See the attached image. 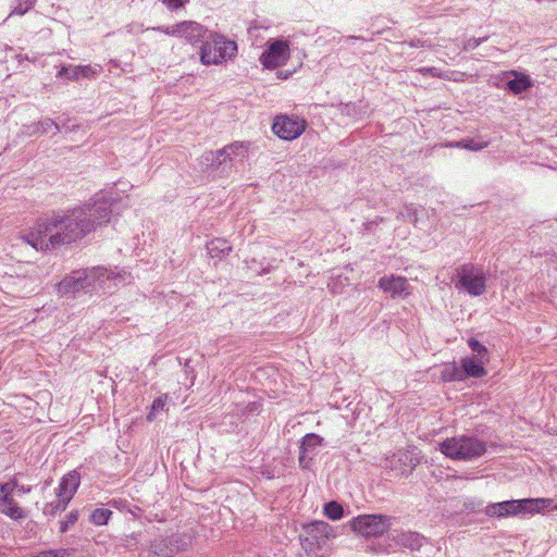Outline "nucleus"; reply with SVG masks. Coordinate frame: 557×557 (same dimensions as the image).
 Returning a JSON list of instances; mask_svg holds the SVG:
<instances>
[{"label":"nucleus","instance_id":"39","mask_svg":"<svg viewBox=\"0 0 557 557\" xmlns=\"http://www.w3.org/2000/svg\"><path fill=\"white\" fill-rule=\"evenodd\" d=\"M422 75H431L434 77L443 78L444 72L437 67H421L418 70Z\"/></svg>","mask_w":557,"mask_h":557},{"label":"nucleus","instance_id":"31","mask_svg":"<svg viewBox=\"0 0 557 557\" xmlns=\"http://www.w3.org/2000/svg\"><path fill=\"white\" fill-rule=\"evenodd\" d=\"M468 345L471 348V350L475 354L474 357L490 360V354L487 348L484 345H482L479 341L471 337L468 339Z\"/></svg>","mask_w":557,"mask_h":557},{"label":"nucleus","instance_id":"10","mask_svg":"<svg viewBox=\"0 0 557 557\" xmlns=\"http://www.w3.org/2000/svg\"><path fill=\"white\" fill-rule=\"evenodd\" d=\"M187 545V540L182 535H160L150 542L148 550L157 557H171L185 549Z\"/></svg>","mask_w":557,"mask_h":557},{"label":"nucleus","instance_id":"18","mask_svg":"<svg viewBox=\"0 0 557 557\" xmlns=\"http://www.w3.org/2000/svg\"><path fill=\"white\" fill-rule=\"evenodd\" d=\"M249 143L235 141L222 148L223 158L225 163L243 162L248 157Z\"/></svg>","mask_w":557,"mask_h":557},{"label":"nucleus","instance_id":"28","mask_svg":"<svg viewBox=\"0 0 557 557\" xmlns=\"http://www.w3.org/2000/svg\"><path fill=\"white\" fill-rule=\"evenodd\" d=\"M323 513L331 520H339L344 515V509L342 505L333 500L324 505Z\"/></svg>","mask_w":557,"mask_h":557},{"label":"nucleus","instance_id":"43","mask_svg":"<svg viewBox=\"0 0 557 557\" xmlns=\"http://www.w3.org/2000/svg\"><path fill=\"white\" fill-rule=\"evenodd\" d=\"M463 76H465V74L460 73V72H449V73L445 72L443 78L458 82V81H462Z\"/></svg>","mask_w":557,"mask_h":557},{"label":"nucleus","instance_id":"13","mask_svg":"<svg viewBox=\"0 0 557 557\" xmlns=\"http://www.w3.org/2000/svg\"><path fill=\"white\" fill-rule=\"evenodd\" d=\"M377 286L393 298H406L411 294L408 280L399 275L383 276L379 280Z\"/></svg>","mask_w":557,"mask_h":557},{"label":"nucleus","instance_id":"11","mask_svg":"<svg viewBox=\"0 0 557 557\" xmlns=\"http://www.w3.org/2000/svg\"><path fill=\"white\" fill-rule=\"evenodd\" d=\"M84 272V292L94 290L96 288H110V282L121 278V274H116L111 270L104 268H92L82 270Z\"/></svg>","mask_w":557,"mask_h":557},{"label":"nucleus","instance_id":"49","mask_svg":"<svg viewBox=\"0 0 557 557\" xmlns=\"http://www.w3.org/2000/svg\"><path fill=\"white\" fill-rule=\"evenodd\" d=\"M554 508L557 510V504L555 505V507H554Z\"/></svg>","mask_w":557,"mask_h":557},{"label":"nucleus","instance_id":"7","mask_svg":"<svg viewBox=\"0 0 557 557\" xmlns=\"http://www.w3.org/2000/svg\"><path fill=\"white\" fill-rule=\"evenodd\" d=\"M391 517L383 515H360L350 521L351 529L366 537L379 536L391 528Z\"/></svg>","mask_w":557,"mask_h":557},{"label":"nucleus","instance_id":"27","mask_svg":"<svg viewBox=\"0 0 557 557\" xmlns=\"http://www.w3.org/2000/svg\"><path fill=\"white\" fill-rule=\"evenodd\" d=\"M202 163L207 166L219 168L220 165L225 163V158H223L222 149L216 151H207L201 157Z\"/></svg>","mask_w":557,"mask_h":557},{"label":"nucleus","instance_id":"22","mask_svg":"<svg viewBox=\"0 0 557 557\" xmlns=\"http://www.w3.org/2000/svg\"><path fill=\"white\" fill-rule=\"evenodd\" d=\"M60 132L59 125L51 119H45L27 127L28 135L57 134Z\"/></svg>","mask_w":557,"mask_h":557},{"label":"nucleus","instance_id":"14","mask_svg":"<svg viewBox=\"0 0 557 557\" xmlns=\"http://www.w3.org/2000/svg\"><path fill=\"white\" fill-rule=\"evenodd\" d=\"M210 30L205 28L201 24L194 21L182 22L181 37L188 44L196 46L200 42L203 44Z\"/></svg>","mask_w":557,"mask_h":557},{"label":"nucleus","instance_id":"45","mask_svg":"<svg viewBox=\"0 0 557 557\" xmlns=\"http://www.w3.org/2000/svg\"><path fill=\"white\" fill-rule=\"evenodd\" d=\"M461 140L460 141H454V143H447L444 146L449 148H462Z\"/></svg>","mask_w":557,"mask_h":557},{"label":"nucleus","instance_id":"23","mask_svg":"<svg viewBox=\"0 0 557 557\" xmlns=\"http://www.w3.org/2000/svg\"><path fill=\"white\" fill-rule=\"evenodd\" d=\"M100 65H71V75L69 79L75 81L79 77L94 78L101 72Z\"/></svg>","mask_w":557,"mask_h":557},{"label":"nucleus","instance_id":"17","mask_svg":"<svg viewBox=\"0 0 557 557\" xmlns=\"http://www.w3.org/2000/svg\"><path fill=\"white\" fill-rule=\"evenodd\" d=\"M79 474L76 471L65 474L59 484L58 497L70 503L79 486Z\"/></svg>","mask_w":557,"mask_h":557},{"label":"nucleus","instance_id":"9","mask_svg":"<svg viewBox=\"0 0 557 557\" xmlns=\"http://www.w3.org/2000/svg\"><path fill=\"white\" fill-rule=\"evenodd\" d=\"M290 57L287 41L273 39L268 41L267 49L260 55L261 64L268 70L284 65Z\"/></svg>","mask_w":557,"mask_h":557},{"label":"nucleus","instance_id":"21","mask_svg":"<svg viewBox=\"0 0 557 557\" xmlns=\"http://www.w3.org/2000/svg\"><path fill=\"white\" fill-rule=\"evenodd\" d=\"M395 541L399 546L417 550L423 545L424 537L417 532L407 531L397 534Z\"/></svg>","mask_w":557,"mask_h":557},{"label":"nucleus","instance_id":"3","mask_svg":"<svg viewBox=\"0 0 557 557\" xmlns=\"http://www.w3.org/2000/svg\"><path fill=\"white\" fill-rule=\"evenodd\" d=\"M237 45L224 36L210 32L200 48V62L203 65H218L235 58Z\"/></svg>","mask_w":557,"mask_h":557},{"label":"nucleus","instance_id":"33","mask_svg":"<svg viewBox=\"0 0 557 557\" xmlns=\"http://www.w3.org/2000/svg\"><path fill=\"white\" fill-rule=\"evenodd\" d=\"M166 400H168V395H162L153 400L151 410L147 416V419L149 421H152L156 418V414L159 411H162L164 409Z\"/></svg>","mask_w":557,"mask_h":557},{"label":"nucleus","instance_id":"38","mask_svg":"<svg viewBox=\"0 0 557 557\" xmlns=\"http://www.w3.org/2000/svg\"><path fill=\"white\" fill-rule=\"evenodd\" d=\"M189 0H162V3L170 10L176 11L185 7Z\"/></svg>","mask_w":557,"mask_h":557},{"label":"nucleus","instance_id":"37","mask_svg":"<svg viewBox=\"0 0 557 557\" xmlns=\"http://www.w3.org/2000/svg\"><path fill=\"white\" fill-rule=\"evenodd\" d=\"M417 208L412 205H407L404 207L403 211L400 212V215L408 220L409 222L416 224L418 219H417Z\"/></svg>","mask_w":557,"mask_h":557},{"label":"nucleus","instance_id":"44","mask_svg":"<svg viewBox=\"0 0 557 557\" xmlns=\"http://www.w3.org/2000/svg\"><path fill=\"white\" fill-rule=\"evenodd\" d=\"M70 75H71V65L70 66H63L58 72V76L59 77H67L69 78Z\"/></svg>","mask_w":557,"mask_h":557},{"label":"nucleus","instance_id":"19","mask_svg":"<svg viewBox=\"0 0 557 557\" xmlns=\"http://www.w3.org/2000/svg\"><path fill=\"white\" fill-rule=\"evenodd\" d=\"M508 75L513 76V78L508 79L507 87L516 95L525 91L533 86L531 77L527 74L511 71L508 73Z\"/></svg>","mask_w":557,"mask_h":557},{"label":"nucleus","instance_id":"35","mask_svg":"<svg viewBox=\"0 0 557 557\" xmlns=\"http://www.w3.org/2000/svg\"><path fill=\"white\" fill-rule=\"evenodd\" d=\"M463 149L471 151H479L488 146V141L486 140H478V139H463L461 144Z\"/></svg>","mask_w":557,"mask_h":557},{"label":"nucleus","instance_id":"6","mask_svg":"<svg viewBox=\"0 0 557 557\" xmlns=\"http://www.w3.org/2000/svg\"><path fill=\"white\" fill-rule=\"evenodd\" d=\"M456 288L466 290L473 297L481 296L486 290V274L481 267L462 264L456 271Z\"/></svg>","mask_w":557,"mask_h":557},{"label":"nucleus","instance_id":"46","mask_svg":"<svg viewBox=\"0 0 557 557\" xmlns=\"http://www.w3.org/2000/svg\"><path fill=\"white\" fill-rule=\"evenodd\" d=\"M15 487H17V491L21 492V493H29L30 492V487L29 486L28 487H25V486H20L18 487L16 485Z\"/></svg>","mask_w":557,"mask_h":557},{"label":"nucleus","instance_id":"41","mask_svg":"<svg viewBox=\"0 0 557 557\" xmlns=\"http://www.w3.org/2000/svg\"><path fill=\"white\" fill-rule=\"evenodd\" d=\"M141 533L133 532L131 535H127L124 540V545L126 547H131L133 545H137L140 541Z\"/></svg>","mask_w":557,"mask_h":557},{"label":"nucleus","instance_id":"5","mask_svg":"<svg viewBox=\"0 0 557 557\" xmlns=\"http://www.w3.org/2000/svg\"><path fill=\"white\" fill-rule=\"evenodd\" d=\"M333 537H335V533L332 525L324 521H315L305 528L301 547L309 556L322 557L320 552Z\"/></svg>","mask_w":557,"mask_h":557},{"label":"nucleus","instance_id":"1","mask_svg":"<svg viewBox=\"0 0 557 557\" xmlns=\"http://www.w3.org/2000/svg\"><path fill=\"white\" fill-rule=\"evenodd\" d=\"M115 201L112 190L94 195L83 206L39 220L22 239L36 250L54 249L75 243L111 220Z\"/></svg>","mask_w":557,"mask_h":557},{"label":"nucleus","instance_id":"15","mask_svg":"<svg viewBox=\"0 0 557 557\" xmlns=\"http://www.w3.org/2000/svg\"><path fill=\"white\" fill-rule=\"evenodd\" d=\"M83 271H73L70 275L65 276L57 286L58 293L61 296H74L76 293L84 290Z\"/></svg>","mask_w":557,"mask_h":557},{"label":"nucleus","instance_id":"48","mask_svg":"<svg viewBox=\"0 0 557 557\" xmlns=\"http://www.w3.org/2000/svg\"><path fill=\"white\" fill-rule=\"evenodd\" d=\"M329 287L331 288L332 293H336L337 290L335 289V286L334 284H330Z\"/></svg>","mask_w":557,"mask_h":557},{"label":"nucleus","instance_id":"24","mask_svg":"<svg viewBox=\"0 0 557 557\" xmlns=\"http://www.w3.org/2000/svg\"><path fill=\"white\" fill-rule=\"evenodd\" d=\"M207 250L211 258L222 259L232 251V247L225 239L214 238L207 244Z\"/></svg>","mask_w":557,"mask_h":557},{"label":"nucleus","instance_id":"25","mask_svg":"<svg viewBox=\"0 0 557 557\" xmlns=\"http://www.w3.org/2000/svg\"><path fill=\"white\" fill-rule=\"evenodd\" d=\"M322 441L323 438L314 433L307 434L302 438L299 456V462L301 465L306 458V455L312 453L315 448H318L322 444Z\"/></svg>","mask_w":557,"mask_h":557},{"label":"nucleus","instance_id":"47","mask_svg":"<svg viewBox=\"0 0 557 557\" xmlns=\"http://www.w3.org/2000/svg\"><path fill=\"white\" fill-rule=\"evenodd\" d=\"M277 77H278V78H284V79H285V78H287V74H286V75H283V73H282V72H278V73H277Z\"/></svg>","mask_w":557,"mask_h":557},{"label":"nucleus","instance_id":"40","mask_svg":"<svg viewBox=\"0 0 557 557\" xmlns=\"http://www.w3.org/2000/svg\"><path fill=\"white\" fill-rule=\"evenodd\" d=\"M78 515L76 511H72L67 516V520L61 522V532H65L69 528V524H73L77 521Z\"/></svg>","mask_w":557,"mask_h":557},{"label":"nucleus","instance_id":"36","mask_svg":"<svg viewBox=\"0 0 557 557\" xmlns=\"http://www.w3.org/2000/svg\"><path fill=\"white\" fill-rule=\"evenodd\" d=\"M70 555H71V553L69 549L59 548V549L42 550V552L32 555L30 557H69Z\"/></svg>","mask_w":557,"mask_h":557},{"label":"nucleus","instance_id":"2","mask_svg":"<svg viewBox=\"0 0 557 557\" xmlns=\"http://www.w3.org/2000/svg\"><path fill=\"white\" fill-rule=\"evenodd\" d=\"M552 504L549 498H523L488 504L484 513L488 517L507 518L535 515Z\"/></svg>","mask_w":557,"mask_h":557},{"label":"nucleus","instance_id":"4","mask_svg":"<svg viewBox=\"0 0 557 557\" xmlns=\"http://www.w3.org/2000/svg\"><path fill=\"white\" fill-rule=\"evenodd\" d=\"M440 450L450 459L469 460L482 456L486 448L476 437L459 435L442 442Z\"/></svg>","mask_w":557,"mask_h":557},{"label":"nucleus","instance_id":"32","mask_svg":"<svg viewBox=\"0 0 557 557\" xmlns=\"http://www.w3.org/2000/svg\"><path fill=\"white\" fill-rule=\"evenodd\" d=\"M35 2L36 0H16V3L11 10L10 16L24 15L35 5Z\"/></svg>","mask_w":557,"mask_h":557},{"label":"nucleus","instance_id":"30","mask_svg":"<svg viewBox=\"0 0 557 557\" xmlns=\"http://www.w3.org/2000/svg\"><path fill=\"white\" fill-rule=\"evenodd\" d=\"M69 503H66L64 499H62L61 497H58L57 500L54 502H51L49 504H47L44 508V513L46 516H50V517H53L55 516L59 511H63L65 510L66 506H67Z\"/></svg>","mask_w":557,"mask_h":557},{"label":"nucleus","instance_id":"8","mask_svg":"<svg viewBox=\"0 0 557 557\" xmlns=\"http://www.w3.org/2000/svg\"><path fill=\"white\" fill-rule=\"evenodd\" d=\"M307 122L298 115H277L272 124L273 133L283 140H294L306 129Z\"/></svg>","mask_w":557,"mask_h":557},{"label":"nucleus","instance_id":"26","mask_svg":"<svg viewBox=\"0 0 557 557\" xmlns=\"http://www.w3.org/2000/svg\"><path fill=\"white\" fill-rule=\"evenodd\" d=\"M461 371V367H458L456 362L447 363L441 372V379L444 382L465 381Z\"/></svg>","mask_w":557,"mask_h":557},{"label":"nucleus","instance_id":"34","mask_svg":"<svg viewBox=\"0 0 557 557\" xmlns=\"http://www.w3.org/2000/svg\"><path fill=\"white\" fill-rule=\"evenodd\" d=\"M181 28H182V22L174 24V25H170V26L152 27L151 30L160 32V33H163L169 36L181 37ZM147 30H150V28H148Z\"/></svg>","mask_w":557,"mask_h":557},{"label":"nucleus","instance_id":"12","mask_svg":"<svg viewBox=\"0 0 557 557\" xmlns=\"http://www.w3.org/2000/svg\"><path fill=\"white\" fill-rule=\"evenodd\" d=\"M16 486L15 482L0 484V512L13 520L24 519L25 510L20 507L12 497V492Z\"/></svg>","mask_w":557,"mask_h":557},{"label":"nucleus","instance_id":"42","mask_svg":"<svg viewBox=\"0 0 557 557\" xmlns=\"http://www.w3.org/2000/svg\"><path fill=\"white\" fill-rule=\"evenodd\" d=\"M484 39H480V38H470L466 41L465 44V50H472V49H475L476 47H479L481 45V42L483 41Z\"/></svg>","mask_w":557,"mask_h":557},{"label":"nucleus","instance_id":"16","mask_svg":"<svg viewBox=\"0 0 557 557\" xmlns=\"http://www.w3.org/2000/svg\"><path fill=\"white\" fill-rule=\"evenodd\" d=\"M490 360L478 358L474 356L465 357L460 360L461 372L465 380L467 377H483L486 375L485 366Z\"/></svg>","mask_w":557,"mask_h":557},{"label":"nucleus","instance_id":"20","mask_svg":"<svg viewBox=\"0 0 557 557\" xmlns=\"http://www.w3.org/2000/svg\"><path fill=\"white\" fill-rule=\"evenodd\" d=\"M388 462L389 463H386V467L392 470L395 469L399 470L401 473H406L417 466L418 460H413L408 453L400 451L397 455H394Z\"/></svg>","mask_w":557,"mask_h":557},{"label":"nucleus","instance_id":"29","mask_svg":"<svg viewBox=\"0 0 557 557\" xmlns=\"http://www.w3.org/2000/svg\"><path fill=\"white\" fill-rule=\"evenodd\" d=\"M112 511L107 508H97L91 512L90 521L96 525H104L108 523Z\"/></svg>","mask_w":557,"mask_h":557}]
</instances>
